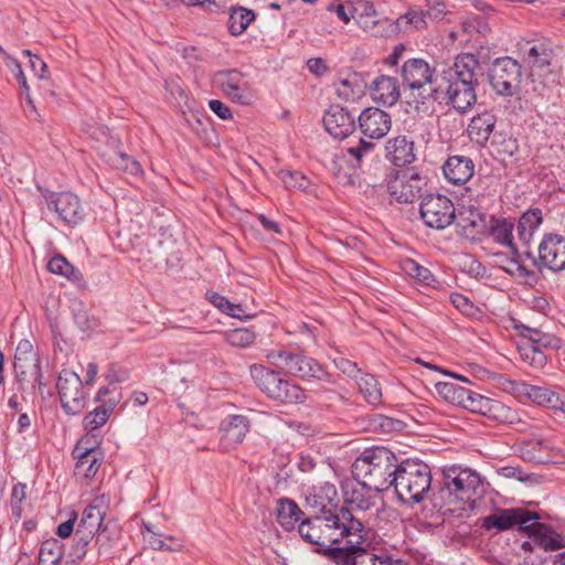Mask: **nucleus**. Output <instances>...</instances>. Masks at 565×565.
<instances>
[{
    "mask_svg": "<svg viewBox=\"0 0 565 565\" xmlns=\"http://www.w3.org/2000/svg\"><path fill=\"white\" fill-rule=\"evenodd\" d=\"M479 71L480 63L477 56L471 53H461L455 58L454 65L444 71L439 77H449L454 81L478 84Z\"/></svg>",
    "mask_w": 565,
    "mask_h": 565,
    "instance_id": "obj_24",
    "label": "nucleus"
},
{
    "mask_svg": "<svg viewBox=\"0 0 565 565\" xmlns=\"http://www.w3.org/2000/svg\"><path fill=\"white\" fill-rule=\"evenodd\" d=\"M537 253L542 267L548 268L553 271L565 270L564 236L555 233L544 234L539 244Z\"/></svg>",
    "mask_w": 565,
    "mask_h": 565,
    "instance_id": "obj_17",
    "label": "nucleus"
},
{
    "mask_svg": "<svg viewBox=\"0 0 565 565\" xmlns=\"http://www.w3.org/2000/svg\"><path fill=\"white\" fill-rule=\"evenodd\" d=\"M302 515V510L294 500L282 498L277 501V521L286 531L294 530Z\"/></svg>",
    "mask_w": 565,
    "mask_h": 565,
    "instance_id": "obj_37",
    "label": "nucleus"
},
{
    "mask_svg": "<svg viewBox=\"0 0 565 565\" xmlns=\"http://www.w3.org/2000/svg\"><path fill=\"white\" fill-rule=\"evenodd\" d=\"M74 455L77 458L75 463L74 473L82 478H92L96 475L100 467V458L94 448L82 449L77 445L74 449Z\"/></svg>",
    "mask_w": 565,
    "mask_h": 565,
    "instance_id": "obj_33",
    "label": "nucleus"
},
{
    "mask_svg": "<svg viewBox=\"0 0 565 565\" xmlns=\"http://www.w3.org/2000/svg\"><path fill=\"white\" fill-rule=\"evenodd\" d=\"M56 388L61 405L66 414L77 415L86 406L87 394L83 390V381L79 375L71 370H62Z\"/></svg>",
    "mask_w": 565,
    "mask_h": 565,
    "instance_id": "obj_11",
    "label": "nucleus"
},
{
    "mask_svg": "<svg viewBox=\"0 0 565 565\" xmlns=\"http://www.w3.org/2000/svg\"><path fill=\"white\" fill-rule=\"evenodd\" d=\"M375 12L374 3L370 0H355L351 6V15L355 19L356 23Z\"/></svg>",
    "mask_w": 565,
    "mask_h": 565,
    "instance_id": "obj_60",
    "label": "nucleus"
},
{
    "mask_svg": "<svg viewBox=\"0 0 565 565\" xmlns=\"http://www.w3.org/2000/svg\"><path fill=\"white\" fill-rule=\"evenodd\" d=\"M476 413L495 422L519 425L520 429H525L527 426L526 420L521 417L518 411L489 397H484Z\"/></svg>",
    "mask_w": 565,
    "mask_h": 565,
    "instance_id": "obj_21",
    "label": "nucleus"
},
{
    "mask_svg": "<svg viewBox=\"0 0 565 565\" xmlns=\"http://www.w3.org/2000/svg\"><path fill=\"white\" fill-rule=\"evenodd\" d=\"M539 515L522 508L501 509L482 520V527L486 530L495 529L499 532L511 530L519 525V531L526 534H534L542 524L536 522Z\"/></svg>",
    "mask_w": 565,
    "mask_h": 565,
    "instance_id": "obj_8",
    "label": "nucleus"
},
{
    "mask_svg": "<svg viewBox=\"0 0 565 565\" xmlns=\"http://www.w3.org/2000/svg\"><path fill=\"white\" fill-rule=\"evenodd\" d=\"M255 13L254 11L245 8L233 9L230 13L228 18V31L232 35L238 36L248 28V25L254 21Z\"/></svg>",
    "mask_w": 565,
    "mask_h": 565,
    "instance_id": "obj_45",
    "label": "nucleus"
},
{
    "mask_svg": "<svg viewBox=\"0 0 565 565\" xmlns=\"http://www.w3.org/2000/svg\"><path fill=\"white\" fill-rule=\"evenodd\" d=\"M401 77L404 87L419 90L429 85L431 90L436 86L439 75L434 76L435 70L423 58H409L401 67ZM431 97V92L429 93Z\"/></svg>",
    "mask_w": 565,
    "mask_h": 565,
    "instance_id": "obj_16",
    "label": "nucleus"
},
{
    "mask_svg": "<svg viewBox=\"0 0 565 565\" xmlns=\"http://www.w3.org/2000/svg\"><path fill=\"white\" fill-rule=\"evenodd\" d=\"M544 529L542 525L541 527L535 530V533L533 535L539 536L540 545L545 551H556L562 547H564L563 539L555 534V533H541V530Z\"/></svg>",
    "mask_w": 565,
    "mask_h": 565,
    "instance_id": "obj_58",
    "label": "nucleus"
},
{
    "mask_svg": "<svg viewBox=\"0 0 565 565\" xmlns=\"http://www.w3.org/2000/svg\"><path fill=\"white\" fill-rule=\"evenodd\" d=\"M521 337L523 342H531L536 348L543 349H558L561 340L552 334L544 333L537 329L522 327Z\"/></svg>",
    "mask_w": 565,
    "mask_h": 565,
    "instance_id": "obj_44",
    "label": "nucleus"
},
{
    "mask_svg": "<svg viewBox=\"0 0 565 565\" xmlns=\"http://www.w3.org/2000/svg\"><path fill=\"white\" fill-rule=\"evenodd\" d=\"M148 542L153 550L158 551L181 552L184 548V544L180 539L170 535L162 536L157 533H151Z\"/></svg>",
    "mask_w": 565,
    "mask_h": 565,
    "instance_id": "obj_52",
    "label": "nucleus"
},
{
    "mask_svg": "<svg viewBox=\"0 0 565 565\" xmlns=\"http://www.w3.org/2000/svg\"><path fill=\"white\" fill-rule=\"evenodd\" d=\"M298 533L305 542L317 545L318 548H323L321 522L318 515L301 520L298 524Z\"/></svg>",
    "mask_w": 565,
    "mask_h": 565,
    "instance_id": "obj_40",
    "label": "nucleus"
},
{
    "mask_svg": "<svg viewBox=\"0 0 565 565\" xmlns=\"http://www.w3.org/2000/svg\"><path fill=\"white\" fill-rule=\"evenodd\" d=\"M445 178L452 184L467 183L475 173L473 161L466 156H451L443 167Z\"/></svg>",
    "mask_w": 565,
    "mask_h": 565,
    "instance_id": "obj_27",
    "label": "nucleus"
},
{
    "mask_svg": "<svg viewBox=\"0 0 565 565\" xmlns=\"http://www.w3.org/2000/svg\"><path fill=\"white\" fill-rule=\"evenodd\" d=\"M426 12L423 10L411 8L393 23L397 28V31H407L409 29L422 30L426 28Z\"/></svg>",
    "mask_w": 565,
    "mask_h": 565,
    "instance_id": "obj_48",
    "label": "nucleus"
},
{
    "mask_svg": "<svg viewBox=\"0 0 565 565\" xmlns=\"http://www.w3.org/2000/svg\"><path fill=\"white\" fill-rule=\"evenodd\" d=\"M403 269L411 277L417 279L426 286H433L436 282L431 271L413 259H406L403 263Z\"/></svg>",
    "mask_w": 565,
    "mask_h": 565,
    "instance_id": "obj_53",
    "label": "nucleus"
},
{
    "mask_svg": "<svg viewBox=\"0 0 565 565\" xmlns=\"http://www.w3.org/2000/svg\"><path fill=\"white\" fill-rule=\"evenodd\" d=\"M249 374L258 390L269 399L281 404H302L305 390L297 383L281 376L277 370L264 364H252Z\"/></svg>",
    "mask_w": 565,
    "mask_h": 565,
    "instance_id": "obj_4",
    "label": "nucleus"
},
{
    "mask_svg": "<svg viewBox=\"0 0 565 565\" xmlns=\"http://www.w3.org/2000/svg\"><path fill=\"white\" fill-rule=\"evenodd\" d=\"M13 367L20 391L24 390V383H30L33 388L39 386L40 390L44 385L40 360L29 340H21L19 342L14 354Z\"/></svg>",
    "mask_w": 565,
    "mask_h": 565,
    "instance_id": "obj_9",
    "label": "nucleus"
},
{
    "mask_svg": "<svg viewBox=\"0 0 565 565\" xmlns=\"http://www.w3.org/2000/svg\"><path fill=\"white\" fill-rule=\"evenodd\" d=\"M338 490L334 484L324 482L306 497L307 507L312 510L316 515L333 513L335 509H340L337 504Z\"/></svg>",
    "mask_w": 565,
    "mask_h": 565,
    "instance_id": "obj_22",
    "label": "nucleus"
},
{
    "mask_svg": "<svg viewBox=\"0 0 565 565\" xmlns=\"http://www.w3.org/2000/svg\"><path fill=\"white\" fill-rule=\"evenodd\" d=\"M63 555V544L57 539L45 540L40 547L38 565H57Z\"/></svg>",
    "mask_w": 565,
    "mask_h": 565,
    "instance_id": "obj_43",
    "label": "nucleus"
},
{
    "mask_svg": "<svg viewBox=\"0 0 565 565\" xmlns=\"http://www.w3.org/2000/svg\"><path fill=\"white\" fill-rule=\"evenodd\" d=\"M356 383L359 392L362 394L366 403L372 406H377L382 403V387L374 375L365 373L356 380Z\"/></svg>",
    "mask_w": 565,
    "mask_h": 565,
    "instance_id": "obj_39",
    "label": "nucleus"
},
{
    "mask_svg": "<svg viewBox=\"0 0 565 565\" xmlns=\"http://www.w3.org/2000/svg\"><path fill=\"white\" fill-rule=\"evenodd\" d=\"M385 157L395 167H404L416 160L415 143L407 136L390 138L385 143Z\"/></svg>",
    "mask_w": 565,
    "mask_h": 565,
    "instance_id": "obj_25",
    "label": "nucleus"
},
{
    "mask_svg": "<svg viewBox=\"0 0 565 565\" xmlns=\"http://www.w3.org/2000/svg\"><path fill=\"white\" fill-rule=\"evenodd\" d=\"M269 364L285 371L287 374L299 377L303 381L331 382L330 374L315 359L285 349H274L266 352Z\"/></svg>",
    "mask_w": 565,
    "mask_h": 565,
    "instance_id": "obj_5",
    "label": "nucleus"
},
{
    "mask_svg": "<svg viewBox=\"0 0 565 565\" xmlns=\"http://www.w3.org/2000/svg\"><path fill=\"white\" fill-rule=\"evenodd\" d=\"M318 518L321 522L323 544V548H317L318 553L339 544L343 539L353 543H364L367 540V529L364 523L345 507L335 509L333 513L320 514Z\"/></svg>",
    "mask_w": 565,
    "mask_h": 565,
    "instance_id": "obj_2",
    "label": "nucleus"
},
{
    "mask_svg": "<svg viewBox=\"0 0 565 565\" xmlns=\"http://www.w3.org/2000/svg\"><path fill=\"white\" fill-rule=\"evenodd\" d=\"M22 53L29 57V66L34 75L39 78H44L47 72L45 62L39 55L32 54L30 50H24Z\"/></svg>",
    "mask_w": 565,
    "mask_h": 565,
    "instance_id": "obj_63",
    "label": "nucleus"
},
{
    "mask_svg": "<svg viewBox=\"0 0 565 565\" xmlns=\"http://www.w3.org/2000/svg\"><path fill=\"white\" fill-rule=\"evenodd\" d=\"M105 512L98 504V500H95L83 511L79 523L77 524V532H84L86 535H94L99 531Z\"/></svg>",
    "mask_w": 565,
    "mask_h": 565,
    "instance_id": "obj_38",
    "label": "nucleus"
},
{
    "mask_svg": "<svg viewBox=\"0 0 565 565\" xmlns=\"http://www.w3.org/2000/svg\"><path fill=\"white\" fill-rule=\"evenodd\" d=\"M358 483L347 482L342 486L344 503L358 511H367L375 507L377 494L381 491H375L363 482Z\"/></svg>",
    "mask_w": 565,
    "mask_h": 565,
    "instance_id": "obj_23",
    "label": "nucleus"
},
{
    "mask_svg": "<svg viewBox=\"0 0 565 565\" xmlns=\"http://www.w3.org/2000/svg\"><path fill=\"white\" fill-rule=\"evenodd\" d=\"M399 460L394 452L384 447L365 449L352 465V475L356 481L375 491L388 490L394 481Z\"/></svg>",
    "mask_w": 565,
    "mask_h": 565,
    "instance_id": "obj_1",
    "label": "nucleus"
},
{
    "mask_svg": "<svg viewBox=\"0 0 565 565\" xmlns=\"http://www.w3.org/2000/svg\"><path fill=\"white\" fill-rule=\"evenodd\" d=\"M425 184L424 178L411 170H393L386 179L387 192L399 203H411L419 198Z\"/></svg>",
    "mask_w": 565,
    "mask_h": 565,
    "instance_id": "obj_15",
    "label": "nucleus"
},
{
    "mask_svg": "<svg viewBox=\"0 0 565 565\" xmlns=\"http://www.w3.org/2000/svg\"><path fill=\"white\" fill-rule=\"evenodd\" d=\"M278 178L290 190L305 191L310 185V180L299 171L281 170Z\"/></svg>",
    "mask_w": 565,
    "mask_h": 565,
    "instance_id": "obj_54",
    "label": "nucleus"
},
{
    "mask_svg": "<svg viewBox=\"0 0 565 565\" xmlns=\"http://www.w3.org/2000/svg\"><path fill=\"white\" fill-rule=\"evenodd\" d=\"M555 448L554 443L550 439H534L524 444L522 455L529 461L544 462L545 458L542 452L544 450H554Z\"/></svg>",
    "mask_w": 565,
    "mask_h": 565,
    "instance_id": "obj_50",
    "label": "nucleus"
},
{
    "mask_svg": "<svg viewBox=\"0 0 565 565\" xmlns=\"http://www.w3.org/2000/svg\"><path fill=\"white\" fill-rule=\"evenodd\" d=\"M46 206L50 211L56 213L57 218L65 225L74 227L78 225L85 216L83 204L77 195L72 192H52L45 190L42 193Z\"/></svg>",
    "mask_w": 565,
    "mask_h": 565,
    "instance_id": "obj_12",
    "label": "nucleus"
},
{
    "mask_svg": "<svg viewBox=\"0 0 565 565\" xmlns=\"http://www.w3.org/2000/svg\"><path fill=\"white\" fill-rule=\"evenodd\" d=\"M326 130L335 139H344L355 130V117L345 108L332 105L323 116Z\"/></svg>",
    "mask_w": 565,
    "mask_h": 565,
    "instance_id": "obj_20",
    "label": "nucleus"
},
{
    "mask_svg": "<svg viewBox=\"0 0 565 565\" xmlns=\"http://www.w3.org/2000/svg\"><path fill=\"white\" fill-rule=\"evenodd\" d=\"M542 222L543 215L540 209H530L519 217L516 235L523 246L527 247L531 244Z\"/></svg>",
    "mask_w": 565,
    "mask_h": 565,
    "instance_id": "obj_31",
    "label": "nucleus"
},
{
    "mask_svg": "<svg viewBox=\"0 0 565 565\" xmlns=\"http://www.w3.org/2000/svg\"><path fill=\"white\" fill-rule=\"evenodd\" d=\"M426 15L433 20H439L447 13L445 0H425Z\"/></svg>",
    "mask_w": 565,
    "mask_h": 565,
    "instance_id": "obj_64",
    "label": "nucleus"
},
{
    "mask_svg": "<svg viewBox=\"0 0 565 565\" xmlns=\"http://www.w3.org/2000/svg\"><path fill=\"white\" fill-rule=\"evenodd\" d=\"M420 217L431 228L444 230L456 220V209L443 194L426 195L419 206Z\"/></svg>",
    "mask_w": 565,
    "mask_h": 565,
    "instance_id": "obj_13",
    "label": "nucleus"
},
{
    "mask_svg": "<svg viewBox=\"0 0 565 565\" xmlns=\"http://www.w3.org/2000/svg\"><path fill=\"white\" fill-rule=\"evenodd\" d=\"M25 498L26 484L21 482L14 484L11 490L10 508L11 513L17 521L22 516V503L24 502Z\"/></svg>",
    "mask_w": 565,
    "mask_h": 565,
    "instance_id": "obj_57",
    "label": "nucleus"
},
{
    "mask_svg": "<svg viewBox=\"0 0 565 565\" xmlns=\"http://www.w3.org/2000/svg\"><path fill=\"white\" fill-rule=\"evenodd\" d=\"M511 386L512 390H514L516 393L529 397L536 404L548 406L550 397L552 396L553 391L545 387L518 382H511Z\"/></svg>",
    "mask_w": 565,
    "mask_h": 565,
    "instance_id": "obj_46",
    "label": "nucleus"
},
{
    "mask_svg": "<svg viewBox=\"0 0 565 565\" xmlns=\"http://www.w3.org/2000/svg\"><path fill=\"white\" fill-rule=\"evenodd\" d=\"M497 124V117L491 111L477 114L470 119L467 128L471 141L483 146L490 138Z\"/></svg>",
    "mask_w": 565,
    "mask_h": 565,
    "instance_id": "obj_30",
    "label": "nucleus"
},
{
    "mask_svg": "<svg viewBox=\"0 0 565 565\" xmlns=\"http://www.w3.org/2000/svg\"><path fill=\"white\" fill-rule=\"evenodd\" d=\"M491 149L493 156L501 161H505L518 152L519 147L514 138L497 134L491 141Z\"/></svg>",
    "mask_w": 565,
    "mask_h": 565,
    "instance_id": "obj_47",
    "label": "nucleus"
},
{
    "mask_svg": "<svg viewBox=\"0 0 565 565\" xmlns=\"http://www.w3.org/2000/svg\"><path fill=\"white\" fill-rule=\"evenodd\" d=\"M465 81L439 77L431 89V98L439 104L451 106L460 114L469 111L477 103L476 86Z\"/></svg>",
    "mask_w": 565,
    "mask_h": 565,
    "instance_id": "obj_6",
    "label": "nucleus"
},
{
    "mask_svg": "<svg viewBox=\"0 0 565 565\" xmlns=\"http://www.w3.org/2000/svg\"><path fill=\"white\" fill-rule=\"evenodd\" d=\"M521 359L535 370H541L547 362V355L541 348H536L531 342H522L519 345Z\"/></svg>",
    "mask_w": 565,
    "mask_h": 565,
    "instance_id": "obj_49",
    "label": "nucleus"
},
{
    "mask_svg": "<svg viewBox=\"0 0 565 565\" xmlns=\"http://www.w3.org/2000/svg\"><path fill=\"white\" fill-rule=\"evenodd\" d=\"M511 253V257L502 253L494 254L495 265L503 269L511 276H516L520 278H529L534 275V270L529 268L521 260V253H519L516 246L508 247Z\"/></svg>",
    "mask_w": 565,
    "mask_h": 565,
    "instance_id": "obj_32",
    "label": "nucleus"
},
{
    "mask_svg": "<svg viewBox=\"0 0 565 565\" xmlns=\"http://www.w3.org/2000/svg\"><path fill=\"white\" fill-rule=\"evenodd\" d=\"M47 270L52 274L66 277L73 282L83 281L82 273L75 268L63 255H55L47 263Z\"/></svg>",
    "mask_w": 565,
    "mask_h": 565,
    "instance_id": "obj_42",
    "label": "nucleus"
},
{
    "mask_svg": "<svg viewBox=\"0 0 565 565\" xmlns=\"http://www.w3.org/2000/svg\"><path fill=\"white\" fill-rule=\"evenodd\" d=\"M521 77V65L510 56L497 58L489 70L490 85L501 96H512L520 85Z\"/></svg>",
    "mask_w": 565,
    "mask_h": 565,
    "instance_id": "obj_10",
    "label": "nucleus"
},
{
    "mask_svg": "<svg viewBox=\"0 0 565 565\" xmlns=\"http://www.w3.org/2000/svg\"><path fill=\"white\" fill-rule=\"evenodd\" d=\"M404 427V423L398 419H394L388 416H384L381 414L373 415L370 418L369 428L375 431H380L383 434H388L392 431H399Z\"/></svg>",
    "mask_w": 565,
    "mask_h": 565,
    "instance_id": "obj_51",
    "label": "nucleus"
},
{
    "mask_svg": "<svg viewBox=\"0 0 565 565\" xmlns=\"http://www.w3.org/2000/svg\"><path fill=\"white\" fill-rule=\"evenodd\" d=\"M372 98L386 106L395 105L399 97V84L395 77L387 75L377 76L370 86Z\"/></svg>",
    "mask_w": 565,
    "mask_h": 565,
    "instance_id": "obj_28",
    "label": "nucleus"
},
{
    "mask_svg": "<svg viewBox=\"0 0 565 565\" xmlns=\"http://www.w3.org/2000/svg\"><path fill=\"white\" fill-rule=\"evenodd\" d=\"M515 223L512 218L491 216L489 223V235L498 244L504 247L515 246L514 232Z\"/></svg>",
    "mask_w": 565,
    "mask_h": 565,
    "instance_id": "obj_36",
    "label": "nucleus"
},
{
    "mask_svg": "<svg viewBox=\"0 0 565 565\" xmlns=\"http://www.w3.org/2000/svg\"><path fill=\"white\" fill-rule=\"evenodd\" d=\"M347 547L332 546L321 550V554L334 562L337 565H365L369 551L362 546L363 543L347 542Z\"/></svg>",
    "mask_w": 565,
    "mask_h": 565,
    "instance_id": "obj_26",
    "label": "nucleus"
},
{
    "mask_svg": "<svg viewBox=\"0 0 565 565\" xmlns=\"http://www.w3.org/2000/svg\"><path fill=\"white\" fill-rule=\"evenodd\" d=\"M435 390L443 399L460 407L470 391L452 382H437Z\"/></svg>",
    "mask_w": 565,
    "mask_h": 565,
    "instance_id": "obj_41",
    "label": "nucleus"
},
{
    "mask_svg": "<svg viewBox=\"0 0 565 565\" xmlns=\"http://www.w3.org/2000/svg\"><path fill=\"white\" fill-rule=\"evenodd\" d=\"M355 86L350 79H340L338 83H334L335 94L342 100H354L359 93L355 90Z\"/></svg>",
    "mask_w": 565,
    "mask_h": 565,
    "instance_id": "obj_62",
    "label": "nucleus"
},
{
    "mask_svg": "<svg viewBox=\"0 0 565 565\" xmlns=\"http://www.w3.org/2000/svg\"><path fill=\"white\" fill-rule=\"evenodd\" d=\"M358 119L362 134L371 139H382L392 127L390 114L377 107L365 108Z\"/></svg>",
    "mask_w": 565,
    "mask_h": 565,
    "instance_id": "obj_19",
    "label": "nucleus"
},
{
    "mask_svg": "<svg viewBox=\"0 0 565 565\" xmlns=\"http://www.w3.org/2000/svg\"><path fill=\"white\" fill-rule=\"evenodd\" d=\"M111 164L116 169L126 171L134 175H136L142 171L140 163L136 159H134L132 157H130L124 152H116L111 157Z\"/></svg>",
    "mask_w": 565,
    "mask_h": 565,
    "instance_id": "obj_56",
    "label": "nucleus"
},
{
    "mask_svg": "<svg viewBox=\"0 0 565 565\" xmlns=\"http://www.w3.org/2000/svg\"><path fill=\"white\" fill-rule=\"evenodd\" d=\"M222 441L225 447H235L243 443L249 430V420L244 415H232L221 425Z\"/></svg>",
    "mask_w": 565,
    "mask_h": 565,
    "instance_id": "obj_29",
    "label": "nucleus"
},
{
    "mask_svg": "<svg viewBox=\"0 0 565 565\" xmlns=\"http://www.w3.org/2000/svg\"><path fill=\"white\" fill-rule=\"evenodd\" d=\"M444 490L451 501L468 503L482 492V482L475 471L451 467L444 471Z\"/></svg>",
    "mask_w": 565,
    "mask_h": 565,
    "instance_id": "obj_7",
    "label": "nucleus"
},
{
    "mask_svg": "<svg viewBox=\"0 0 565 565\" xmlns=\"http://www.w3.org/2000/svg\"><path fill=\"white\" fill-rule=\"evenodd\" d=\"M456 220L466 235L480 233L487 226L486 214L472 205H462L456 214Z\"/></svg>",
    "mask_w": 565,
    "mask_h": 565,
    "instance_id": "obj_35",
    "label": "nucleus"
},
{
    "mask_svg": "<svg viewBox=\"0 0 565 565\" xmlns=\"http://www.w3.org/2000/svg\"><path fill=\"white\" fill-rule=\"evenodd\" d=\"M95 401L102 404L85 416L84 426L88 430H95L107 423L120 401V394L116 387L103 386L98 390Z\"/></svg>",
    "mask_w": 565,
    "mask_h": 565,
    "instance_id": "obj_18",
    "label": "nucleus"
},
{
    "mask_svg": "<svg viewBox=\"0 0 565 565\" xmlns=\"http://www.w3.org/2000/svg\"><path fill=\"white\" fill-rule=\"evenodd\" d=\"M393 486L396 497L404 503H419L430 490L431 471L427 463L417 459L399 462Z\"/></svg>",
    "mask_w": 565,
    "mask_h": 565,
    "instance_id": "obj_3",
    "label": "nucleus"
},
{
    "mask_svg": "<svg viewBox=\"0 0 565 565\" xmlns=\"http://www.w3.org/2000/svg\"><path fill=\"white\" fill-rule=\"evenodd\" d=\"M375 148V143L372 141H366L364 139H360L356 146L349 147L347 152L350 157H352L358 164H360L364 157H367L373 153Z\"/></svg>",
    "mask_w": 565,
    "mask_h": 565,
    "instance_id": "obj_59",
    "label": "nucleus"
},
{
    "mask_svg": "<svg viewBox=\"0 0 565 565\" xmlns=\"http://www.w3.org/2000/svg\"><path fill=\"white\" fill-rule=\"evenodd\" d=\"M213 82L233 103L250 105L254 100L250 84L238 70L218 71L214 74Z\"/></svg>",
    "mask_w": 565,
    "mask_h": 565,
    "instance_id": "obj_14",
    "label": "nucleus"
},
{
    "mask_svg": "<svg viewBox=\"0 0 565 565\" xmlns=\"http://www.w3.org/2000/svg\"><path fill=\"white\" fill-rule=\"evenodd\" d=\"M0 53H2L7 60H10L14 67L18 68L17 81L20 85L21 94L25 96L28 104L32 105L33 100L30 96V86L28 85L21 64L15 58L11 57L2 47H0Z\"/></svg>",
    "mask_w": 565,
    "mask_h": 565,
    "instance_id": "obj_61",
    "label": "nucleus"
},
{
    "mask_svg": "<svg viewBox=\"0 0 565 565\" xmlns=\"http://www.w3.org/2000/svg\"><path fill=\"white\" fill-rule=\"evenodd\" d=\"M358 25L366 33L376 38H388L397 32L393 21L380 12L367 15L358 22Z\"/></svg>",
    "mask_w": 565,
    "mask_h": 565,
    "instance_id": "obj_34",
    "label": "nucleus"
},
{
    "mask_svg": "<svg viewBox=\"0 0 565 565\" xmlns=\"http://www.w3.org/2000/svg\"><path fill=\"white\" fill-rule=\"evenodd\" d=\"M225 340L232 347L246 348L255 341V333L245 328L234 329L226 333Z\"/></svg>",
    "mask_w": 565,
    "mask_h": 565,
    "instance_id": "obj_55",
    "label": "nucleus"
}]
</instances>
